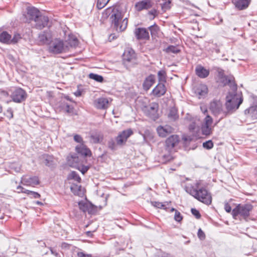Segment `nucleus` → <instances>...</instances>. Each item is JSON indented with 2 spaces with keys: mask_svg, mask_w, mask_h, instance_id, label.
Returning a JSON list of instances; mask_svg holds the SVG:
<instances>
[{
  "mask_svg": "<svg viewBox=\"0 0 257 257\" xmlns=\"http://www.w3.org/2000/svg\"><path fill=\"white\" fill-rule=\"evenodd\" d=\"M185 190L195 199L206 205H210L212 202L211 194L204 187L201 186L200 181L193 184L186 185Z\"/></svg>",
  "mask_w": 257,
  "mask_h": 257,
  "instance_id": "f257e3e1",
  "label": "nucleus"
},
{
  "mask_svg": "<svg viewBox=\"0 0 257 257\" xmlns=\"http://www.w3.org/2000/svg\"><path fill=\"white\" fill-rule=\"evenodd\" d=\"M122 17L121 11L117 9L113 8L112 9L110 20L113 28L118 32L123 31L127 26V19L125 18L121 21Z\"/></svg>",
  "mask_w": 257,
  "mask_h": 257,
  "instance_id": "f03ea898",
  "label": "nucleus"
},
{
  "mask_svg": "<svg viewBox=\"0 0 257 257\" xmlns=\"http://www.w3.org/2000/svg\"><path fill=\"white\" fill-rule=\"evenodd\" d=\"M225 109L227 115L237 109L242 102V98L237 94H229L226 97Z\"/></svg>",
  "mask_w": 257,
  "mask_h": 257,
  "instance_id": "7ed1b4c3",
  "label": "nucleus"
},
{
  "mask_svg": "<svg viewBox=\"0 0 257 257\" xmlns=\"http://www.w3.org/2000/svg\"><path fill=\"white\" fill-rule=\"evenodd\" d=\"M209 109L213 115L218 118L215 125H216L221 120L227 116L226 109L223 108L221 102L219 100H215L210 103Z\"/></svg>",
  "mask_w": 257,
  "mask_h": 257,
  "instance_id": "20e7f679",
  "label": "nucleus"
},
{
  "mask_svg": "<svg viewBox=\"0 0 257 257\" xmlns=\"http://www.w3.org/2000/svg\"><path fill=\"white\" fill-rule=\"evenodd\" d=\"M252 206L250 204H239L232 211V215L234 219L239 215L243 218L248 217Z\"/></svg>",
  "mask_w": 257,
  "mask_h": 257,
  "instance_id": "39448f33",
  "label": "nucleus"
},
{
  "mask_svg": "<svg viewBox=\"0 0 257 257\" xmlns=\"http://www.w3.org/2000/svg\"><path fill=\"white\" fill-rule=\"evenodd\" d=\"M213 118L211 116L207 114L203 119L201 126L202 134L208 136L212 134L214 126L212 125Z\"/></svg>",
  "mask_w": 257,
  "mask_h": 257,
  "instance_id": "423d86ee",
  "label": "nucleus"
},
{
  "mask_svg": "<svg viewBox=\"0 0 257 257\" xmlns=\"http://www.w3.org/2000/svg\"><path fill=\"white\" fill-rule=\"evenodd\" d=\"M69 49V46L65 45L64 42L60 40H56L49 47L50 52L54 54H59L67 51Z\"/></svg>",
  "mask_w": 257,
  "mask_h": 257,
  "instance_id": "0eeeda50",
  "label": "nucleus"
},
{
  "mask_svg": "<svg viewBox=\"0 0 257 257\" xmlns=\"http://www.w3.org/2000/svg\"><path fill=\"white\" fill-rule=\"evenodd\" d=\"M11 97L14 102L20 103L26 99L27 93L23 89L18 88L13 91Z\"/></svg>",
  "mask_w": 257,
  "mask_h": 257,
  "instance_id": "6e6552de",
  "label": "nucleus"
},
{
  "mask_svg": "<svg viewBox=\"0 0 257 257\" xmlns=\"http://www.w3.org/2000/svg\"><path fill=\"white\" fill-rule=\"evenodd\" d=\"M133 134V131L131 129H127L120 132L115 138L116 144L118 146H122L125 144L128 138Z\"/></svg>",
  "mask_w": 257,
  "mask_h": 257,
  "instance_id": "1a4fd4ad",
  "label": "nucleus"
},
{
  "mask_svg": "<svg viewBox=\"0 0 257 257\" xmlns=\"http://www.w3.org/2000/svg\"><path fill=\"white\" fill-rule=\"evenodd\" d=\"M40 14V11L35 8H28L27 15H23V21L28 23H30L32 21H34Z\"/></svg>",
  "mask_w": 257,
  "mask_h": 257,
  "instance_id": "9d476101",
  "label": "nucleus"
},
{
  "mask_svg": "<svg viewBox=\"0 0 257 257\" xmlns=\"http://www.w3.org/2000/svg\"><path fill=\"white\" fill-rule=\"evenodd\" d=\"M180 141L179 136L176 135H171L168 137L165 141L166 149L168 151L171 152L174 148L178 146Z\"/></svg>",
  "mask_w": 257,
  "mask_h": 257,
  "instance_id": "9b49d317",
  "label": "nucleus"
},
{
  "mask_svg": "<svg viewBox=\"0 0 257 257\" xmlns=\"http://www.w3.org/2000/svg\"><path fill=\"white\" fill-rule=\"evenodd\" d=\"M21 183L25 186L35 187L40 184V181L37 176L25 175L22 177Z\"/></svg>",
  "mask_w": 257,
  "mask_h": 257,
  "instance_id": "f8f14e48",
  "label": "nucleus"
},
{
  "mask_svg": "<svg viewBox=\"0 0 257 257\" xmlns=\"http://www.w3.org/2000/svg\"><path fill=\"white\" fill-rule=\"evenodd\" d=\"M123 63L127 64L128 63H133L136 60V54L134 50L131 48H126L123 54Z\"/></svg>",
  "mask_w": 257,
  "mask_h": 257,
  "instance_id": "ddd939ff",
  "label": "nucleus"
},
{
  "mask_svg": "<svg viewBox=\"0 0 257 257\" xmlns=\"http://www.w3.org/2000/svg\"><path fill=\"white\" fill-rule=\"evenodd\" d=\"M34 22L35 28L41 30L48 25L49 19L48 17L43 15L41 13Z\"/></svg>",
  "mask_w": 257,
  "mask_h": 257,
  "instance_id": "4468645a",
  "label": "nucleus"
},
{
  "mask_svg": "<svg viewBox=\"0 0 257 257\" xmlns=\"http://www.w3.org/2000/svg\"><path fill=\"white\" fill-rule=\"evenodd\" d=\"M134 33L137 39L138 40H148L150 38L149 33L146 28H136Z\"/></svg>",
  "mask_w": 257,
  "mask_h": 257,
  "instance_id": "2eb2a0df",
  "label": "nucleus"
},
{
  "mask_svg": "<svg viewBox=\"0 0 257 257\" xmlns=\"http://www.w3.org/2000/svg\"><path fill=\"white\" fill-rule=\"evenodd\" d=\"M174 129L171 126L166 125L165 126H159L157 128V133L161 137L164 138L173 132Z\"/></svg>",
  "mask_w": 257,
  "mask_h": 257,
  "instance_id": "dca6fc26",
  "label": "nucleus"
},
{
  "mask_svg": "<svg viewBox=\"0 0 257 257\" xmlns=\"http://www.w3.org/2000/svg\"><path fill=\"white\" fill-rule=\"evenodd\" d=\"M108 99L104 97L98 98L94 102L95 106L98 109H105L108 107Z\"/></svg>",
  "mask_w": 257,
  "mask_h": 257,
  "instance_id": "f3484780",
  "label": "nucleus"
},
{
  "mask_svg": "<svg viewBox=\"0 0 257 257\" xmlns=\"http://www.w3.org/2000/svg\"><path fill=\"white\" fill-rule=\"evenodd\" d=\"M75 150L77 153L85 157L90 156L91 155L90 150L84 144L77 145Z\"/></svg>",
  "mask_w": 257,
  "mask_h": 257,
  "instance_id": "a211bd4d",
  "label": "nucleus"
},
{
  "mask_svg": "<svg viewBox=\"0 0 257 257\" xmlns=\"http://www.w3.org/2000/svg\"><path fill=\"white\" fill-rule=\"evenodd\" d=\"M166 92V89L164 84L159 83L153 90L152 93L154 95L157 97H160Z\"/></svg>",
  "mask_w": 257,
  "mask_h": 257,
  "instance_id": "6ab92c4d",
  "label": "nucleus"
},
{
  "mask_svg": "<svg viewBox=\"0 0 257 257\" xmlns=\"http://www.w3.org/2000/svg\"><path fill=\"white\" fill-rule=\"evenodd\" d=\"M152 7L151 2L150 0H143L137 3L135 8L138 11L147 10Z\"/></svg>",
  "mask_w": 257,
  "mask_h": 257,
  "instance_id": "aec40b11",
  "label": "nucleus"
},
{
  "mask_svg": "<svg viewBox=\"0 0 257 257\" xmlns=\"http://www.w3.org/2000/svg\"><path fill=\"white\" fill-rule=\"evenodd\" d=\"M209 72L208 69H206L200 65H197L195 68L196 74L201 78H205L208 77Z\"/></svg>",
  "mask_w": 257,
  "mask_h": 257,
  "instance_id": "412c9836",
  "label": "nucleus"
},
{
  "mask_svg": "<svg viewBox=\"0 0 257 257\" xmlns=\"http://www.w3.org/2000/svg\"><path fill=\"white\" fill-rule=\"evenodd\" d=\"M79 209L83 212L91 213L93 210V205L88 202L81 201L78 203Z\"/></svg>",
  "mask_w": 257,
  "mask_h": 257,
  "instance_id": "4be33fe9",
  "label": "nucleus"
},
{
  "mask_svg": "<svg viewBox=\"0 0 257 257\" xmlns=\"http://www.w3.org/2000/svg\"><path fill=\"white\" fill-rule=\"evenodd\" d=\"M159 108L157 103L153 102L147 107L148 114L151 117H156Z\"/></svg>",
  "mask_w": 257,
  "mask_h": 257,
  "instance_id": "5701e85b",
  "label": "nucleus"
},
{
  "mask_svg": "<svg viewBox=\"0 0 257 257\" xmlns=\"http://www.w3.org/2000/svg\"><path fill=\"white\" fill-rule=\"evenodd\" d=\"M208 92V88L206 85H201L199 86L195 90V93L199 98L204 97Z\"/></svg>",
  "mask_w": 257,
  "mask_h": 257,
  "instance_id": "b1692460",
  "label": "nucleus"
},
{
  "mask_svg": "<svg viewBox=\"0 0 257 257\" xmlns=\"http://www.w3.org/2000/svg\"><path fill=\"white\" fill-rule=\"evenodd\" d=\"M154 82V76L153 75H149L148 77L146 78L143 83V86L144 89H145L146 91L148 90L153 85Z\"/></svg>",
  "mask_w": 257,
  "mask_h": 257,
  "instance_id": "393cba45",
  "label": "nucleus"
},
{
  "mask_svg": "<svg viewBox=\"0 0 257 257\" xmlns=\"http://www.w3.org/2000/svg\"><path fill=\"white\" fill-rule=\"evenodd\" d=\"M79 160V158L76 154L71 155L67 157L68 164L72 167H76L78 166Z\"/></svg>",
  "mask_w": 257,
  "mask_h": 257,
  "instance_id": "a878e982",
  "label": "nucleus"
},
{
  "mask_svg": "<svg viewBox=\"0 0 257 257\" xmlns=\"http://www.w3.org/2000/svg\"><path fill=\"white\" fill-rule=\"evenodd\" d=\"M256 101V104L250 107L248 109L245 110V113H247L252 119H257V98L254 99Z\"/></svg>",
  "mask_w": 257,
  "mask_h": 257,
  "instance_id": "bb28decb",
  "label": "nucleus"
},
{
  "mask_svg": "<svg viewBox=\"0 0 257 257\" xmlns=\"http://www.w3.org/2000/svg\"><path fill=\"white\" fill-rule=\"evenodd\" d=\"M11 35L6 31L0 33V42L5 44H11Z\"/></svg>",
  "mask_w": 257,
  "mask_h": 257,
  "instance_id": "cd10ccee",
  "label": "nucleus"
},
{
  "mask_svg": "<svg viewBox=\"0 0 257 257\" xmlns=\"http://www.w3.org/2000/svg\"><path fill=\"white\" fill-rule=\"evenodd\" d=\"M249 3V0H237L235 3V6L238 10H242L246 9Z\"/></svg>",
  "mask_w": 257,
  "mask_h": 257,
  "instance_id": "c85d7f7f",
  "label": "nucleus"
},
{
  "mask_svg": "<svg viewBox=\"0 0 257 257\" xmlns=\"http://www.w3.org/2000/svg\"><path fill=\"white\" fill-rule=\"evenodd\" d=\"M71 191L75 195L81 196L83 195V191L81 186L72 184L70 187Z\"/></svg>",
  "mask_w": 257,
  "mask_h": 257,
  "instance_id": "c756f323",
  "label": "nucleus"
},
{
  "mask_svg": "<svg viewBox=\"0 0 257 257\" xmlns=\"http://www.w3.org/2000/svg\"><path fill=\"white\" fill-rule=\"evenodd\" d=\"M149 29L151 32V34L152 37L157 36L160 31V28L156 24L149 27Z\"/></svg>",
  "mask_w": 257,
  "mask_h": 257,
  "instance_id": "7c9ffc66",
  "label": "nucleus"
},
{
  "mask_svg": "<svg viewBox=\"0 0 257 257\" xmlns=\"http://www.w3.org/2000/svg\"><path fill=\"white\" fill-rule=\"evenodd\" d=\"M70 47H75L78 45V41L76 37L69 36V39L66 42Z\"/></svg>",
  "mask_w": 257,
  "mask_h": 257,
  "instance_id": "2f4dec72",
  "label": "nucleus"
},
{
  "mask_svg": "<svg viewBox=\"0 0 257 257\" xmlns=\"http://www.w3.org/2000/svg\"><path fill=\"white\" fill-rule=\"evenodd\" d=\"M164 51L167 53L173 54H177L180 51L178 47L173 45L169 46Z\"/></svg>",
  "mask_w": 257,
  "mask_h": 257,
  "instance_id": "473e14b6",
  "label": "nucleus"
},
{
  "mask_svg": "<svg viewBox=\"0 0 257 257\" xmlns=\"http://www.w3.org/2000/svg\"><path fill=\"white\" fill-rule=\"evenodd\" d=\"M142 135L145 142H148L153 138L152 133L148 130H146L144 134H142Z\"/></svg>",
  "mask_w": 257,
  "mask_h": 257,
  "instance_id": "72a5a7b5",
  "label": "nucleus"
},
{
  "mask_svg": "<svg viewBox=\"0 0 257 257\" xmlns=\"http://www.w3.org/2000/svg\"><path fill=\"white\" fill-rule=\"evenodd\" d=\"M217 71H218V76L220 78L223 79V82L225 85H226L227 84H229L231 82V80L227 79V77L224 76V72H223V70L218 68Z\"/></svg>",
  "mask_w": 257,
  "mask_h": 257,
  "instance_id": "f704fd0d",
  "label": "nucleus"
},
{
  "mask_svg": "<svg viewBox=\"0 0 257 257\" xmlns=\"http://www.w3.org/2000/svg\"><path fill=\"white\" fill-rule=\"evenodd\" d=\"M24 193L27 194L31 198H39L41 197L40 194L38 192L29 190H24Z\"/></svg>",
  "mask_w": 257,
  "mask_h": 257,
  "instance_id": "c9c22d12",
  "label": "nucleus"
},
{
  "mask_svg": "<svg viewBox=\"0 0 257 257\" xmlns=\"http://www.w3.org/2000/svg\"><path fill=\"white\" fill-rule=\"evenodd\" d=\"M90 138L92 142L95 144L99 143L102 140V136L97 134L92 135Z\"/></svg>",
  "mask_w": 257,
  "mask_h": 257,
  "instance_id": "e433bc0d",
  "label": "nucleus"
},
{
  "mask_svg": "<svg viewBox=\"0 0 257 257\" xmlns=\"http://www.w3.org/2000/svg\"><path fill=\"white\" fill-rule=\"evenodd\" d=\"M89 77L98 82H102L103 80V78L102 76L94 73H90Z\"/></svg>",
  "mask_w": 257,
  "mask_h": 257,
  "instance_id": "4c0bfd02",
  "label": "nucleus"
},
{
  "mask_svg": "<svg viewBox=\"0 0 257 257\" xmlns=\"http://www.w3.org/2000/svg\"><path fill=\"white\" fill-rule=\"evenodd\" d=\"M68 179H73L75 181H76L77 182H80L81 180L78 174L74 171H72L69 174L68 176Z\"/></svg>",
  "mask_w": 257,
  "mask_h": 257,
  "instance_id": "58836bf2",
  "label": "nucleus"
},
{
  "mask_svg": "<svg viewBox=\"0 0 257 257\" xmlns=\"http://www.w3.org/2000/svg\"><path fill=\"white\" fill-rule=\"evenodd\" d=\"M110 0H97L96 7L98 9H102L109 2Z\"/></svg>",
  "mask_w": 257,
  "mask_h": 257,
  "instance_id": "ea45409f",
  "label": "nucleus"
},
{
  "mask_svg": "<svg viewBox=\"0 0 257 257\" xmlns=\"http://www.w3.org/2000/svg\"><path fill=\"white\" fill-rule=\"evenodd\" d=\"M158 78L160 82H164L166 81V72L164 70H161L158 72Z\"/></svg>",
  "mask_w": 257,
  "mask_h": 257,
  "instance_id": "a19ab883",
  "label": "nucleus"
},
{
  "mask_svg": "<svg viewBox=\"0 0 257 257\" xmlns=\"http://www.w3.org/2000/svg\"><path fill=\"white\" fill-rule=\"evenodd\" d=\"M116 142L113 139H110L108 140L107 143V146L111 150H115L116 149L117 146Z\"/></svg>",
  "mask_w": 257,
  "mask_h": 257,
  "instance_id": "79ce46f5",
  "label": "nucleus"
},
{
  "mask_svg": "<svg viewBox=\"0 0 257 257\" xmlns=\"http://www.w3.org/2000/svg\"><path fill=\"white\" fill-rule=\"evenodd\" d=\"M43 158L44 159V163L47 166H51L52 165V158L48 155H44Z\"/></svg>",
  "mask_w": 257,
  "mask_h": 257,
  "instance_id": "37998d69",
  "label": "nucleus"
},
{
  "mask_svg": "<svg viewBox=\"0 0 257 257\" xmlns=\"http://www.w3.org/2000/svg\"><path fill=\"white\" fill-rule=\"evenodd\" d=\"M22 39L21 36L18 33H16L13 38H11V44H16L20 40Z\"/></svg>",
  "mask_w": 257,
  "mask_h": 257,
  "instance_id": "c03bdc74",
  "label": "nucleus"
},
{
  "mask_svg": "<svg viewBox=\"0 0 257 257\" xmlns=\"http://www.w3.org/2000/svg\"><path fill=\"white\" fill-rule=\"evenodd\" d=\"M203 147L206 149L210 150L213 147V143L211 140H209L203 143Z\"/></svg>",
  "mask_w": 257,
  "mask_h": 257,
  "instance_id": "a18cd8bd",
  "label": "nucleus"
},
{
  "mask_svg": "<svg viewBox=\"0 0 257 257\" xmlns=\"http://www.w3.org/2000/svg\"><path fill=\"white\" fill-rule=\"evenodd\" d=\"M6 116L10 119H12L14 117L13 110L11 107H9L5 113Z\"/></svg>",
  "mask_w": 257,
  "mask_h": 257,
  "instance_id": "49530a36",
  "label": "nucleus"
},
{
  "mask_svg": "<svg viewBox=\"0 0 257 257\" xmlns=\"http://www.w3.org/2000/svg\"><path fill=\"white\" fill-rule=\"evenodd\" d=\"M39 40L43 43L48 41L47 37L44 33H41L39 35Z\"/></svg>",
  "mask_w": 257,
  "mask_h": 257,
  "instance_id": "de8ad7c7",
  "label": "nucleus"
},
{
  "mask_svg": "<svg viewBox=\"0 0 257 257\" xmlns=\"http://www.w3.org/2000/svg\"><path fill=\"white\" fill-rule=\"evenodd\" d=\"M164 1L163 4H161L162 8L163 10L166 11L170 8V1L169 0H163Z\"/></svg>",
  "mask_w": 257,
  "mask_h": 257,
  "instance_id": "09e8293b",
  "label": "nucleus"
},
{
  "mask_svg": "<svg viewBox=\"0 0 257 257\" xmlns=\"http://www.w3.org/2000/svg\"><path fill=\"white\" fill-rule=\"evenodd\" d=\"M174 219L177 222H180L182 220V216L178 210H175Z\"/></svg>",
  "mask_w": 257,
  "mask_h": 257,
  "instance_id": "8fccbe9b",
  "label": "nucleus"
},
{
  "mask_svg": "<svg viewBox=\"0 0 257 257\" xmlns=\"http://www.w3.org/2000/svg\"><path fill=\"white\" fill-rule=\"evenodd\" d=\"M152 204L155 207H156L158 208H161V209L162 208L164 209H166V208L165 207V205L161 202L155 201V202H152Z\"/></svg>",
  "mask_w": 257,
  "mask_h": 257,
  "instance_id": "3c124183",
  "label": "nucleus"
},
{
  "mask_svg": "<svg viewBox=\"0 0 257 257\" xmlns=\"http://www.w3.org/2000/svg\"><path fill=\"white\" fill-rule=\"evenodd\" d=\"M64 108L65 111L68 113H70L73 111V107L69 105L68 103H64Z\"/></svg>",
  "mask_w": 257,
  "mask_h": 257,
  "instance_id": "603ef678",
  "label": "nucleus"
},
{
  "mask_svg": "<svg viewBox=\"0 0 257 257\" xmlns=\"http://www.w3.org/2000/svg\"><path fill=\"white\" fill-rule=\"evenodd\" d=\"M74 140L78 143L83 144V140L82 138L79 135H75L74 136Z\"/></svg>",
  "mask_w": 257,
  "mask_h": 257,
  "instance_id": "864d4df0",
  "label": "nucleus"
},
{
  "mask_svg": "<svg viewBox=\"0 0 257 257\" xmlns=\"http://www.w3.org/2000/svg\"><path fill=\"white\" fill-rule=\"evenodd\" d=\"M191 213L196 217L197 219H199L201 217V215L199 212L195 208L191 209Z\"/></svg>",
  "mask_w": 257,
  "mask_h": 257,
  "instance_id": "5fc2aeb1",
  "label": "nucleus"
},
{
  "mask_svg": "<svg viewBox=\"0 0 257 257\" xmlns=\"http://www.w3.org/2000/svg\"><path fill=\"white\" fill-rule=\"evenodd\" d=\"M89 166L82 165L79 168V169L83 174H84L89 170Z\"/></svg>",
  "mask_w": 257,
  "mask_h": 257,
  "instance_id": "6e6d98bb",
  "label": "nucleus"
},
{
  "mask_svg": "<svg viewBox=\"0 0 257 257\" xmlns=\"http://www.w3.org/2000/svg\"><path fill=\"white\" fill-rule=\"evenodd\" d=\"M197 235L198 237L201 239L203 240L205 239V235L204 232L201 230V229H199L197 233Z\"/></svg>",
  "mask_w": 257,
  "mask_h": 257,
  "instance_id": "4d7b16f0",
  "label": "nucleus"
},
{
  "mask_svg": "<svg viewBox=\"0 0 257 257\" xmlns=\"http://www.w3.org/2000/svg\"><path fill=\"white\" fill-rule=\"evenodd\" d=\"M78 257H92V255L89 254H85L83 252H78L77 253Z\"/></svg>",
  "mask_w": 257,
  "mask_h": 257,
  "instance_id": "13d9d810",
  "label": "nucleus"
},
{
  "mask_svg": "<svg viewBox=\"0 0 257 257\" xmlns=\"http://www.w3.org/2000/svg\"><path fill=\"white\" fill-rule=\"evenodd\" d=\"M149 14L153 16V18H152V19H153L156 17V16L157 15V11L155 9L149 11Z\"/></svg>",
  "mask_w": 257,
  "mask_h": 257,
  "instance_id": "bf43d9fd",
  "label": "nucleus"
},
{
  "mask_svg": "<svg viewBox=\"0 0 257 257\" xmlns=\"http://www.w3.org/2000/svg\"><path fill=\"white\" fill-rule=\"evenodd\" d=\"M224 209H225V211L228 213L230 212L231 211V207L230 206V205L228 204V203H226L225 204Z\"/></svg>",
  "mask_w": 257,
  "mask_h": 257,
  "instance_id": "052dcab7",
  "label": "nucleus"
},
{
  "mask_svg": "<svg viewBox=\"0 0 257 257\" xmlns=\"http://www.w3.org/2000/svg\"><path fill=\"white\" fill-rule=\"evenodd\" d=\"M74 94L77 97L80 96L82 94V91L80 90H77L74 93Z\"/></svg>",
  "mask_w": 257,
  "mask_h": 257,
  "instance_id": "680f3d73",
  "label": "nucleus"
},
{
  "mask_svg": "<svg viewBox=\"0 0 257 257\" xmlns=\"http://www.w3.org/2000/svg\"><path fill=\"white\" fill-rule=\"evenodd\" d=\"M17 189L18 190V193H20V192L24 193V190L23 191L24 188L21 186H20V185L18 186L17 187Z\"/></svg>",
  "mask_w": 257,
  "mask_h": 257,
  "instance_id": "e2e57ef3",
  "label": "nucleus"
},
{
  "mask_svg": "<svg viewBox=\"0 0 257 257\" xmlns=\"http://www.w3.org/2000/svg\"><path fill=\"white\" fill-rule=\"evenodd\" d=\"M195 124L194 123L191 124L189 126V128L190 130H193L195 128Z\"/></svg>",
  "mask_w": 257,
  "mask_h": 257,
  "instance_id": "0e129e2a",
  "label": "nucleus"
},
{
  "mask_svg": "<svg viewBox=\"0 0 257 257\" xmlns=\"http://www.w3.org/2000/svg\"><path fill=\"white\" fill-rule=\"evenodd\" d=\"M200 108L202 111V112L205 114L207 112V110L206 108H203V107H200Z\"/></svg>",
  "mask_w": 257,
  "mask_h": 257,
  "instance_id": "69168bd1",
  "label": "nucleus"
},
{
  "mask_svg": "<svg viewBox=\"0 0 257 257\" xmlns=\"http://www.w3.org/2000/svg\"><path fill=\"white\" fill-rule=\"evenodd\" d=\"M64 98H65L66 99H67V100H69V101H72V99H71V98L69 96H68V95H66V96H64Z\"/></svg>",
  "mask_w": 257,
  "mask_h": 257,
  "instance_id": "338daca9",
  "label": "nucleus"
},
{
  "mask_svg": "<svg viewBox=\"0 0 257 257\" xmlns=\"http://www.w3.org/2000/svg\"><path fill=\"white\" fill-rule=\"evenodd\" d=\"M86 234L87 235V236H91L92 235V232L91 231H87L86 232Z\"/></svg>",
  "mask_w": 257,
  "mask_h": 257,
  "instance_id": "774afa93",
  "label": "nucleus"
}]
</instances>
